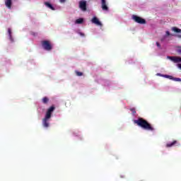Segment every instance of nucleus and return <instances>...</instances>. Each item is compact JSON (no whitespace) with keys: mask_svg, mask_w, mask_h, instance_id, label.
<instances>
[{"mask_svg":"<svg viewBox=\"0 0 181 181\" xmlns=\"http://www.w3.org/2000/svg\"><path fill=\"white\" fill-rule=\"evenodd\" d=\"M134 124H136L138 127H141V128L146 131H155V128H153L148 121L145 120L142 117H139V119L134 120Z\"/></svg>","mask_w":181,"mask_h":181,"instance_id":"nucleus-1","label":"nucleus"},{"mask_svg":"<svg viewBox=\"0 0 181 181\" xmlns=\"http://www.w3.org/2000/svg\"><path fill=\"white\" fill-rule=\"evenodd\" d=\"M156 46H157V47L160 48V44L159 42H156Z\"/></svg>","mask_w":181,"mask_h":181,"instance_id":"nucleus-22","label":"nucleus"},{"mask_svg":"<svg viewBox=\"0 0 181 181\" xmlns=\"http://www.w3.org/2000/svg\"><path fill=\"white\" fill-rule=\"evenodd\" d=\"M59 2H61V4H64V2H66V0H59Z\"/></svg>","mask_w":181,"mask_h":181,"instance_id":"nucleus-24","label":"nucleus"},{"mask_svg":"<svg viewBox=\"0 0 181 181\" xmlns=\"http://www.w3.org/2000/svg\"><path fill=\"white\" fill-rule=\"evenodd\" d=\"M42 46L45 50H47L48 52H50L52 49H53V47L52 46V44L50 43V41L49 40H44L41 42Z\"/></svg>","mask_w":181,"mask_h":181,"instance_id":"nucleus-3","label":"nucleus"},{"mask_svg":"<svg viewBox=\"0 0 181 181\" xmlns=\"http://www.w3.org/2000/svg\"><path fill=\"white\" fill-rule=\"evenodd\" d=\"M132 19H134V22H136V23H139L140 25H145V23H146V20L138 16L133 15Z\"/></svg>","mask_w":181,"mask_h":181,"instance_id":"nucleus-4","label":"nucleus"},{"mask_svg":"<svg viewBox=\"0 0 181 181\" xmlns=\"http://www.w3.org/2000/svg\"><path fill=\"white\" fill-rule=\"evenodd\" d=\"M83 21L84 20L83 18H78L76 21V23L81 24V23H83Z\"/></svg>","mask_w":181,"mask_h":181,"instance_id":"nucleus-16","label":"nucleus"},{"mask_svg":"<svg viewBox=\"0 0 181 181\" xmlns=\"http://www.w3.org/2000/svg\"><path fill=\"white\" fill-rule=\"evenodd\" d=\"M167 36H170V33L169 31L165 32Z\"/></svg>","mask_w":181,"mask_h":181,"instance_id":"nucleus-23","label":"nucleus"},{"mask_svg":"<svg viewBox=\"0 0 181 181\" xmlns=\"http://www.w3.org/2000/svg\"><path fill=\"white\" fill-rule=\"evenodd\" d=\"M92 23H94L95 25H97V26H103V23L98 20L97 17H93L91 20Z\"/></svg>","mask_w":181,"mask_h":181,"instance_id":"nucleus-7","label":"nucleus"},{"mask_svg":"<svg viewBox=\"0 0 181 181\" xmlns=\"http://www.w3.org/2000/svg\"><path fill=\"white\" fill-rule=\"evenodd\" d=\"M42 103H43V104H47V103H49V98H47V97H44L43 98H42Z\"/></svg>","mask_w":181,"mask_h":181,"instance_id":"nucleus-14","label":"nucleus"},{"mask_svg":"<svg viewBox=\"0 0 181 181\" xmlns=\"http://www.w3.org/2000/svg\"><path fill=\"white\" fill-rule=\"evenodd\" d=\"M78 35H80V36H81L82 37H84V36H86V35L83 33H78Z\"/></svg>","mask_w":181,"mask_h":181,"instance_id":"nucleus-21","label":"nucleus"},{"mask_svg":"<svg viewBox=\"0 0 181 181\" xmlns=\"http://www.w3.org/2000/svg\"><path fill=\"white\" fill-rule=\"evenodd\" d=\"M162 77H165V78H169V80H173V76L170 75H162Z\"/></svg>","mask_w":181,"mask_h":181,"instance_id":"nucleus-15","label":"nucleus"},{"mask_svg":"<svg viewBox=\"0 0 181 181\" xmlns=\"http://www.w3.org/2000/svg\"><path fill=\"white\" fill-rule=\"evenodd\" d=\"M8 33L11 42H13V37H12V30H11V28H8Z\"/></svg>","mask_w":181,"mask_h":181,"instance_id":"nucleus-13","label":"nucleus"},{"mask_svg":"<svg viewBox=\"0 0 181 181\" xmlns=\"http://www.w3.org/2000/svg\"><path fill=\"white\" fill-rule=\"evenodd\" d=\"M177 144V141L175 140L172 143H168L166 144V148H172V146H175Z\"/></svg>","mask_w":181,"mask_h":181,"instance_id":"nucleus-10","label":"nucleus"},{"mask_svg":"<svg viewBox=\"0 0 181 181\" xmlns=\"http://www.w3.org/2000/svg\"><path fill=\"white\" fill-rule=\"evenodd\" d=\"M167 59H169L171 60V62H173L174 63H180L181 62V57H167Z\"/></svg>","mask_w":181,"mask_h":181,"instance_id":"nucleus-6","label":"nucleus"},{"mask_svg":"<svg viewBox=\"0 0 181 181\" xmlns=\"http://www.w3.org/2000/svg\"><path fill=\"white\" fill-rule=\"evenodd\" d=\"M75 73H76V76H78V77H81V76H83V72L76 71Z\"/></svg>","mask_w":181,"mask_h":181,"instance_id":"nucleus-17","label":"nucleus"},{"mask_svg":"<svg viewBox=\"0 0 181 181\" xmlns=\"http://www.w3.org/2000/svg\"><path fill=\"white\" fill-rule=\"evenodd\" d=\"M130 111L132 112V114H136V110H135V108H131Z\"/></svg>","mask_w":181,"mask_h":181,"instance_id":"nucleus-20","label":"nucleus"},{"mask_svg":"<svg viewBox=\"0 0 181 181\" xmlns=\"http://www.w3.org/2000/svg\"><path fill=\"white\" fill-rule=\"evenodd\" d=\"M56 110L54 106H51L47 111L45 118L42 119V125L45 128H49V119L52 118V112Z\"/></svg>","mask_w":181,"mask_h":181,"instance_id":"nucleus-2","label":"nucleus"},{"mask_svg":"<svg viewBox=\"0 0 181 181\" xmlns=\"http://www.w3.org/2000/svg\"><path fill=\"white\" fill-rule=\"evenodd\" d=\"M177 66H178V68L181 69V64H178Z\"/></svg>","mask_w":181,"mask_h":181,"instance_id":"nucleus-25","label":"nucleus"},{"mask_svg":"<svg viewBox=\"0 0 181 181\" xmlns=\"http://www.w3.org/2000/svg\"><path fill=\"white\" fill-rule=\"evenodd\" d=\"M101 1V8L103 11H108V6H107L106 0H100Z\"/></svg>","mask_w":181,"mask_h":181,"instance_id":"nucleus-8","label":"nucleus"},{"mask_svg":"<svg viewBox=\"0 0 181 181\" xmlns=\"http://www.w3.org/2000/svg\"><path fill=\"white\" fill-rule=\"evenodd\" d=\"M79 8L83 12L87 11V1L86 0H81L79 1Z\"/></svg>","mask_w":181,"mask_h":181,"instance_id":"nucleus-5","label":"nucleus"},{"mask_svg":"<svg viewBox=\"0 0 181 181\" xmlns=\"http://www.w3.org/2000/svg\"><path fill=\"white\" fill-rule=\"evenodd\" d=\"M177 52L179 53V54H181V47H177Z\"/></svg>","mask_w":181,"mask_h":181,"instance_id":"nucleus-19","label":"nucleus"},{"mask_svg":"<svg viewBox=\"0 0 181 181\" xmlns=\"http://www.w3.org/2000/svg\"><path fill=\"white\" fill-rule=\"evenodd\" d=\"M171 30H173V32H175V33H181V29L177 28V27H173L171 28Z\"/></svg>","mask_w":181,"mask_h":181,"instance_id":"nucleus-12","label":"nucleus"},{"mask_svg":"<svg viewBox=\"0 0 181 181\" xmlns=\"http://www.w3.org/2000/svg\"><path fill=\"white\" fill-rule=\"evenodd\" d=\"M173 81H181V78L173 77Z\"/></svg>","mask_w":181,"mask_h":181,"instance_id":"nucleus-18","label":"nucleus"},{"mask_svg":"<svg viewBox=\"0 0 181 181\" xmlns=\"http://www.w3.org/2000/svg\"><path fill=\"white\" fill-rule=\"evenodd\" d=\"M177 37H179V39H181V35H177Z\"/></svg>","mask_w":181,"mask_h":181,"instance_id":"nucleus-26","label":"nucleus"},{"mask_svg":"<svg viewBox=\"0 0 181 181\" xmlns=\"http://www.w3.org/2000/svg\"><path fill=\"white\" fill-rule=\"evenodd\" d=\"M45 5L52 11H54V7H53V5H52L50 3L45 2Z\"/></svg>","mask_w":181,"mask_h":181,"instance_id":"nucleus-11","label":"nucleus"},{"mask_svg":"<svg viewBox=\"0 0 181 181\" xmlns=\"http://www.w3.org/2000/svg\"><path fill=\"white\" fill-rule=\"evenodd\" d=\"M5 5L8 9L12 8V0H5Z\"/></svg>","mask_w":181,"mask_h":181,"instance_id":"nucleus-9","label":"nucleus"}]
</instances>
